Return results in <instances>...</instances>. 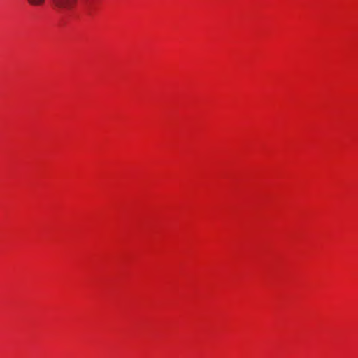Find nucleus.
Wrapping results in <instances>:
<instances>
[{
    "label": "nucleus",
    "instance_id": "7ed1b4c3",
    "mask_svg": "<svg viewBox=\"0 0 358 358\" xmlns=\"http://www.w3.org/2000/svg\"><path fill=\"white\" fill-rule=\"evenodd\" d=\"M90 0H81V2L84 4H88L90 3Z\"/></svg>",
    "mask_w": 358,
    "mask_h": 358
},
{
    "label": "nucleus",
    "instance_id": "f03ea898",
    "mask_svg": "<svg viewBox=\"0 0 358 358\" xmlns=\"http://www.w3.org/2000/svg\"><path fill=\"white\" fill-rule=\"evenodd\" d=\"M27 1L30 5L34 6H41L45 2V0H27Z\"/></svg>",
    "mask_w": 358,
    "mask_h": 358
},
{
    "label": "nucleus",
    "instance_id": "f257e3e1",
    "mask_svg": "<svg viewBox=\"0 0 358 358\" xmlns=\"http://www.w3.org/2000/svg\"><path fill=\"white\" fill-rule=\"evenodd\" d=\"M52 6L59 10H71L78 3V0H50Z\"/></svg>",
    "mask_w": 358,
    "mask_h": 358
}]
</instances>
